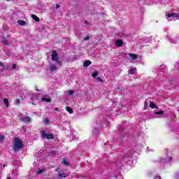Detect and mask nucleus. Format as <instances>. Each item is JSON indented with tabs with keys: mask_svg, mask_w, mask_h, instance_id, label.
<instances>
[{
	"mask_svg": "<svg viewBox=\"0 0 179 179\" xmlns=\"http://www.w3.org/2000/svg\"><path fill=\"white\" fill-rule=\"evenodd\" d=\"M22 148H23V142L19 138H15L14 141V152H18Z\"/></svg>",
	"mask_w": 179,
	"mask_h": 179,
	"instance_id": "nucleus-1",
	"label": "nucleus"
},
{
	"mask_svg": "<svg viewBox=\"0 0 179 179\" xmlns=\"http://www.w3.org/2000/svg\"><path fill=\"white\" fill-rule=\"evenodd\" d=\"M51 57H52V60H53L55 62H57L59 66H61V65H62V62L59 61V59L58 58V53H57V51L53 50L52 52Z\"/></svg>",
	"mask_w": 179,
	"mask_h": 179,
	"instance_id": "nucleus-2",
	"label": "nucleus"
},
{
	"mask_svg": "<svg viewBox=\"0 0 179 179\" xmlns=\"http://www.w3.org/2000/svg\"><path fill=\"white\" fill-rule=\"evenodd\" d=\"M41 136L44 138V139H54V135L52 134H46L44 131H42Z\"/></svg>",
	"mask_w": 179,
	"mask_h": 179,
	"instance_id": "nucleus-3",
	"label": "nucleus"
},
{
	"mask_svg": "<svg viewBox=\"0 0 179 179\" xmlns=\"http://www.w3.org/2000/svg\"><path fill=\"white\" fill-rule=\"evenodd\" d=\"M176 20V19H179V15L177 13H171V14H168V20L170 22L171 20Z\"/></svg>",
	"mask_w": 179,
	"mask_h": 179,
	"instance_id": "nucleus-4",
	"label": "nucleus"
},
{
	"mask_svg": "<svg viewBox=\"0 0 179 179\" xmlns=\"http://www.w3.org/2000/svg\"><path fill=\"white\" fill-rule=\"evenodd\" d=\"M125 57L129 61H134V59H136L138 58V55L136 54H132V53H129L128 55H126Z\"/></svg>",
	"mask_w": 179,
	"mask_h": 179,
	"instance_id": "nucleus-5",
	"label": "nucleus"
},
{
	"mask_svg": "<svg viewBox=\"0 0 179 179\" xmlns=\"http://www.w3.org/2000/svg\"><path fill=\"white\" fill-rule=\"evenodd\" d=\"M59 66H61V65H60V66H58V64H52L50 65V69L51 72H55V71H57V69Z\"/></svg>",
	"mask_w": 179,
	"mask_h": 179,
	"instance_id": "nucleus-6",
	"label": "nucleus"
},
{
	"mask_svg": "<svg viewBox=\"0 0 179 179\" xmlns=\"http://www.w3.org/2000/svg\"><path fill=\"white\" fill-rule=\"evenodd\" d=\"M20 120L23 122H31V118L29 116H25V117H21Z\"/></svg>",
	"mask_w": 179,
	"mask_h": 179,
	"instance_id": "nucleus-7",
	"label": "nucleus"
},
{
	"mask_svg": "<svg viewBox=\"0 0 179 179\" xmlns=\"http://www.w3.org/2000/svg\"><path fill=\"white\" fill-rule=\"evenodd\" d=\"M155 114L156 115H159L158 117H155V118H162L163 117L162 115H163V114H164V111L161 110V111H158V112H155Z\"/></svg>",
	"mask_w": 179,
	"mask_h": 179,
	"instance_id": "nucleus-8",
	"label": "nucleus"
},
{
	"mask_svg": "<svg viewBox=\"0 0 179 179\" xmlns=\"http://www.w3.org/2000/svg\"><path fill=\"white\" fill-rule=\"evenodd\" d=\"M89 65H92V62H90L89 60H87V61L84 62L83 66L85 68H87V66H89Z\"/></svg>",
	"mask_w": 179,
	"mask_h": 179,
	"instance_id": "nucleus-9",
	"label": "nucleus"
},
{
	"mask_svg": "<svg viewBox=\"0 0 179 179\" xmlns=\"http://www.w3.org/2000/svg\"><path fill=\"white\" fill-rule=\"evenodd\" d=\"M31 17H32V19H34V20H36V22H40V18H38V17H37V15L32 14Z\"/></svg>",
	"mask_w": 179,
	"mask_h": 179,
	"instance_id": "nucleus-10",
	"label": "nucleus"
},
{
	"mask_svg": "<svg viewBox=\"0 0 179 179\" xmlns=\"http://www.w3.org/2000/svg\"><path fill=\"white\" fill-rule=\"evenodd\" d=\"M135 72H136V68H132L129 71L130 75H134Z\"/></svg>",
	"mask_w": 179,
	"mask_h": 179,
	"instance_id": "nucleus-11",
	"label": "nucleus"
},
{
	"mask_svg": "<svg viewBox=\"0 0 179 179\" xmlns=\"http://www.w3.org/2000/svg\"><path fill=\"white\" fill-rule=\"evenodd\" d=\"M116 45L117 47H121V45H122V41L117 39L116 41Z\"/></svg>",
	"mask_w": 179,
	"mask_h": 179,
	"instance_id": "nucleus-12",
	"label": "nucleus"
},
{
	"mask_svg": "<svg viewBox=\"0 0 179 179\" xmlns=\"http://www.w3.org/2000/svg\"><path fill=\"white\" fill-rule=\"evenodd\" d=\"M42 101H46V103H50L51 102V99L43 97L42 98Z\"/></svg>",
	"mask_w": 179,
	"mask_h": 179,
	"instance_id": "nucleus-13",
	"label": "nucleus"
},
{
	"mask_svg": "<svg viewBox=\"0 0 179 179\" xmlns=\"http://www.w3.org/2000/svg\"><path fill=\"white\" fill-rule=\"evenodd\" d=\"M3 103L6 106V107H9V101H8V99H3Z\"/></svg>",
	"mask_w": 179,
	"mask_h": 179,
	"instance_id": "nucleus-14",
	"label": "nucleus"
},
{
	"mask_svg": "<svg viewBox=\"0 0 179 179\" xmlns=\"http://www.w3.org/2000/svg\"><path fill=\"white\" fill-rule=\"evenodd\" d=\"M66 111H68L69 113V114H72L73 113V110L69 106H67L66 108Z\"/></svg>",
	"mask_w": 179,
	"mask_h": 179,
	"instance_id": "nucleus-15",
	"label": "nucleus"
},
{
	"mask_svg": "<svg viewBox=\"0 0 179 179\" xmlns=\"http://www.w3.org/2000/svg\"><path fill=\"white\" fill-rule=\"evenodd\" d=\"M0 66H1V69H0V72H3V70L5 69V65H3V64L2 62H0Z\"/></svg>",
	"mask_w": 179,
	"mask_h": 179,
	"instance_id": "nucleus-16",
	"label": "nucleus"
},
{
	"mask_svg": "<svg viewBox=\"0 0 179 179\" xmlns=\"http://www.w3.org/2000/svg\"><path fill=\"white\" fill-rule=\"evenodd\" d=\"M59 178H65L66 177V175L64 173H59Z\"/></svg>",
	"mask_w": 179,
	"mask_h": 179,
	"instance_id": "nucleus-17",
	"label": "nucleus"
},
{
	"mask_svg": "<svg viewBox=\"0 0 179 179\" xmlns=\"http://www.w3.org/2000/svg\"><path fill=\"white\" fill-rule=\"evenodd\" d=\"M18 24H20V26H24V24H26V22L24 20H18Z\"/></svg>",
	"mask_w": 179,
	"mask_h": 179,
	"instance_id": "nucleus-18",
	"label": "nucleus"
},
{
	"mask_svg": "<svg viewBox=\"0 0 179 179\" xmlns=\"http://www.w3.org/2000/svg\"><path fill=\"white\" fill-rule=\"evenodd\" d=\"M15 104L16 106H19L20 104V99H17L15 101Z\"/></svg>",
	"mask_w": 179,
	"mask_h": 179,
	"instance_id": "nucleus-19",
	"label": "nucleus"
},
{
	"mask_svg": "<svg viewBox=\"0 0 179 179\" xmlns=\"http://www.w3.org/2000/svg\"><path fill=\"white\" fill-rule=\"evenodd\" d=\"M99 75V73L97 71H95L94 73L92 74V78H96V76Z\"/></svg>",
	"mask_w": 179,
	"mask_h": 179,
	"instance_id": "nucleus-20",
	"label": "nucleus"
},
{
	"mask_svg": "<svg viewBox=\"0 0 179 179\" xmlns=\"http://www.w3.org/2000/svg\"><path fill=\"white\" fill-rule=\"evenodd\" d=\"M150 108H156V105L154 103H150Z\"/></svg>",
	"mask_w": 179,
	"mask_h": 179,
	"instance_id": "nucleus-21",
	"label": "nucleus"
},
{
	"mask_svg": "<svg viewBox=\"0 0 179 179\" xmlns=\"http://www.w3.org/2000/svg\"><path fill=\"white\" fill-rule=\"evenodd\" d=\"M44 123L46 124V125H48V124H50V120L48 119H45L44 120Z\"/></svg>",
	"mask_w": 179,
	"mask_h": 179,
	"instance_id": "nucleus-22",
	"label": "nucleus"
},
{
	"mask_svg": "<svg viewBox=\"0 0 179 179\" xmlns=\"http://www.w3.org/2000/svg\"><path fill=\"white\" fill-rule=\"evenodd\" d=\"M63 163L64 164H65L66 166H68V164H69V163H68V162H66V159H63Z\"/></svg>",
	"mask_w": 179,
	"mask_h": 179,
	"instance_id": "nucleus-23",
	"label": "nucleus"
},
{
	"mask_svg": "<svg viewBox=\"0 0 179 179\" xmlns=\"http://www.w3.org/2000/svg\"><path fill=\"white\" fill-rule=\"evenodd\" d=\"M67 93H68V94H69V96H72V94L73 93V91H72V90H69V91H67Z\"/></svg>",
	"mask_w": 179,
	"mask_h": 179,
	"instance_id": "nucleus-24",
	"label": "nucleus"
},
{
	"mask_svg": "<svg viewBox=\"0 0 179 179\" xmlns=\"http://www.w3.org/2000/svg\"><path fill=\"white\" fill-rule=\"evenodd\" d=\"M98 131H99V129H94L93 131H92V132L94 134H96Z\"/></svg>",
	"mask_w": 179,
	"mask_h": 179,
	"instance_id": "nucleus-25",
	"label": "nucleus"
},
{
	"mask_svg": "<svg viewBox=\"0 0 179 179\" xmlns=\"http://www.w3.org/2000/svg\"><path fill=\"white\" fill-rule=\"evenodd\" d=\"M3 139H4L3 135H0V142H2V141H3Z\"/></svg>",
	"mask_w": 179,
	"mask_h": 179,
	"instance_id": "nucleus-26",
	"label": "nucleus"
},
{
	"mask_svg": "<svg viewBox=\"0 0 179 179\" xmlns=\"http://www.w3.org/2000/svg\"><path fill=\"white\" fill-rule=\"evenodd\" d=\"M42 173H44V170L40 169L38 172V174H42Z\"/></svg>",
	"mask_w": 179,
	"mask_h": 179,
	"instance_id": "nucleus-27",
	"label": "nucleus"
},
{
	"mask_svg": "<svg viewBox=\"0 0 179 179\" xmlns=\"http://www.w3.org/2000/svg\"><path fill=\"white\" fill-rule=\"evenodd\" d=\"M11 69H16V64H12Z\"/></svg>",
	"mask_w": 179,
	"mask_h": 179,
	"instance_id": "nucleus-28",
	"label": "nucleus"
},
{
	"mask_svg": "<svg viewBox=\"0 0 179 179\" xmlns=\"http://www.w3.org/2000/svg\"><path fill=\"white\" fill-rule=\"evenodd\" d=\"M96 80H98V82H103V79H101V78H97Z\"/></svg>",
	"mask_w": 179,
	"mask_h": 179,
	"instance_id": "nucleus-29",
	"label": "nucleus"
},
{
	"mask_svg": "<svg viewBox=\"0 0 179 179\" xmlns=\"http://www.w3.org/2000/svg\"><path fill=\"white\" fill-rule=\"evenodd\" d=\"M90 38V37L86 36L85 38H84V40H85V41H87V40H89Z\"/></svg>",
	"mask_w": 179,
	"mask_h": 179,
	"instance_id": "nucleus-30",
	"label": "nucleus"
},
{
	"mask_svg": "<svg viewBox=\"0 0 179 179\" xmlns=\"http://www.w3.org/2000/svg\"><path fill=\"white\" fill-rule=\"evenodd\" d=\"M3 44H5L6 45H8V41H4Z\"/></svg>",
	"mask_w": 179,
	"mask_h": 179,
	"instance_id": "nucleus-31",
	"label": "nucleus"
},
{
	"mask_svg": "<svg viewBox=\"0 0 179 179\" xmlns=\"http://www.w3.org/2000/svg\"><path fill=\"white\" fill-rule=\"evenodd\" d=\"M154 179H160V176H155Z\"/></svg>",
	"mask_w": 179,
	"mask_h": 179,
	"instance_id": "nucleus-32",
	"label": "nucleus"
},
{
	"mask_svg": "<svg viewBox=\"0 0 179 179\" xmlns=\"http://www.w3.org/2000/svg\"><path fill=\"white\" fill-rule=\"evenodd\" d=\"M58 8H59V4H57V5H56V9H58Z\"/></svg>",
	"mask_w": 179,
	"mask_h": 179,
	"instance_id": "nucleus-33",
	"label": "nucleus"
},
{
	"mask_svg": "<svg viewBox=\"0 0 179 179\" xmlns=\"http://www.w3.org/2000/svg\"><path fill=\"white\" fill-rule=\"evenodd\" d=\"M168 162H171V157H168Z\"/></svg>",
	"mask_w": 179,
	"mask_h": 179,
	"instance_id": "nucleus-34",
	"label": "nucleus"
},
{
	"mask_svg": "<svg viewBox=\"0 0 179 179\" xmlns=\"http://www.w3.org/2000/svg\"><path fill=\"white\" fill-rule=\"evenodd\" d=\"M57 153L55 151H52V155H55Z\"/></svg>",
	"mask_w": 179,
	"mask_h": 179,
	"instance_id": "nucleus-35",
	"label": "nucleus"
},
{
	"mask_svg": "<svg viewBox=\"0 0 179 179\" xmlns=\"http://www.w3.org/2000/svg\"><path fill=\"white\" fill-rule=\"evenodd\" d=\"M55 111H58V108H55Z\"/></svg>",
	"mask_w": 179,
	"mask_h": 179,
	"instance_id": "nucleus-36",
	"label": "nucleus"
},
{
	"mask_svg": "<svg viewBox=\"0 0 179 179\" xmlns=\"http://www.w3.org/2000/svg\"><path fill=\"white\" fill-rule=\"evenodd\" d=\"M85 24H87V21H85Z\"/></svg>",
	"mask_w": 179,
	"mask_h": 179,
	"instance_id": "nucleus-37",
	"label": "nucleus"
},
{
	"mask_svg": "<svg viewBox=\"0 0 179 179\" xmlns=\"http://www.w3.org/2000/svg\"><path fill=\"white\" fill-rule=\"evenodd\" d=\"M176 178H179V176H178V175H177Z\"/></svg>",
	"mask_w": 179,
	"mask_h": 179,
	"instance_id": "nucleus-38",
	"label": "nucleus"
},
{
	"mask_svg": "<svg viewBox=\"0 0 179 179\" xmlns=\"http://www.w3.org/2000/svg\"><path fill=\"white\" fill-rule=\"evenodd\" d=\"M7 55H9V53H6Z\"/></svg>",
	"mask_w": 179,
	"mask_h": 179,
	"instance_id": "nucleus-39",
	"label": "nucleus"
},
{
	"mask_svg": "<svg viewBox=\"0 0 179 179\" xmlns=\"http://www.w3.org/2000/svg\"><path fill=\"white\" fill-rule=\"evenodd\" d=\"M38 100H40V99L39 98H36Z\"/></svg>",
	"mask_w": 179,
	"mask_h": 179,
	"instance_id": "nucleus-40",
	"label": "nucleus"
},
{
	"mask_svg": "<svg viewBox=\"0 0 179 179\" xmlns=\"http://www.w3.org/2000/svg\"><path fill=\"white\" fill-rule=\"evenodd\" d=\"M3 166L5 167V164H3Z\"/></svg>",
	"mask_w": 179,
	"mask_h": 179,
	"instance_id": "nucleus-41",
	"label": "nucleus"
},
{
	"mask_svg": "<svg viewBox=\"0 0 179 179\" xmlns=\"http://www.w3.org/2000/svg\"><path fill=\"white\" fill-rule=\"evenodd\" d=\"M6 1H10V0H6Z\"/></svg>",
	"mask_w": 179,
	"mask_h": 179,
	"instance_id": "nucleus-42",
	"label": "nucleus"
}]
</instances>
